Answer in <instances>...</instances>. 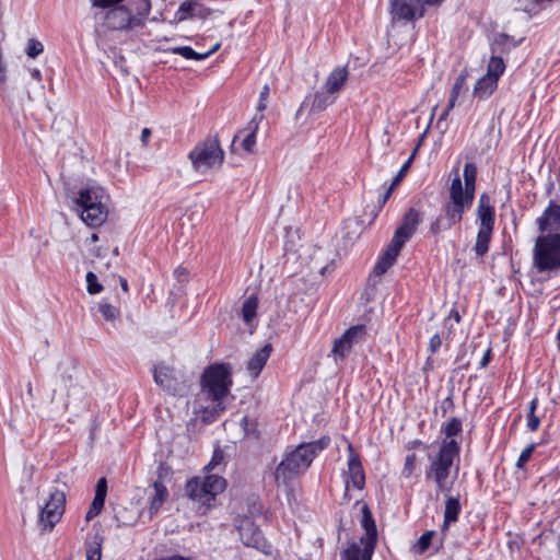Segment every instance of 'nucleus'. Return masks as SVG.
Wrapping results in <instances>:
<instances>
[{
    "mask_svg": "<svg viewBox=\"0 0 560 560\" xmlns=\"http://www.w3.org/2000/svg\"><path fill=\"white\" fill-rule=\"evenodd\" d=\"M450 317L454 318L456 323L460 322V315L458 311L452 310L450 313Z\"/></svg>",
    "mask_w": 560,
    "mask_h": 560,
    "instance_id": "nucleus-62",
    "label": "nucleus"
},
{
    "mask_svg": "<svg viewBox=\"0 0 560 560\" xmlns=\"http://www.w3.org/2000/svg\"><path fill=\"white\" fill-rule=\"evenodd\" d=\"M199 7H200V4H199L198 0H185L179 4V7L175 13V19L178 22L189 20L192 16H195L196 10Z\"/></svg>",
    "mask_w": 560,
    "mask_h": 560,
    "instance_id": "nucleus-31",
    "label": "nucleus"
},
{
    "mask_svg": "<svg viewBox=\"0 0 560 560\" xmlns=\"http://www.w3.org/2000/svg\"><path fill=\"white\" fill-rule=\"evenodd\" d=\"M96 23L113 31H126L139 26V19H132V9L127 5H112L94 13Z\"/></svg>",
    "mask_w": 560,
    "mask_h": 560,
    "instance_id": "nucleus-10",
    "label": "nucleus"
},
{
    "mask_svg": "<svg viewBox=\"0 0 560 560\" xmlns=\"http://www.w3.org/2000/svg\"><path fill=\"white\" fill-rule=\"evenodd\" d=\"M98 312L108 322L116 320L120 315V312L116 306H114L105 301L100 302Z\"/></svg>",
    "mask_w": 560,
    "mask_h": 560,
    "instance_id": "nucleus-37",
    "label": "nucleus"
},
{
    "mask_svg": "<svg viewBox=\"0 0 560 560\" xmlns=\"http://www.w3.org/2000/svg\"><path fill=\"white\" fill-rule=\"evenodd\" d=\"M442 345V339L439 334H434L429 341V351L435 353Z\"/></svg>",
    "mask_w": 560,
    "mask_h": 560,
    "instance_id": "nucleus-49",
    "label": "nucleus"
},
{
    "mask_svg": "<svg viewBox=\"0 0 560 560\" xmlns=\"http://www.w3.org/2000/svg\"><path fill=\"white\" fill-rule=\"evenodd\" d=\"M223 460V453L221 451H215L212 455L211 460L206 466L207 469H213L217 465H219Z\"/></svg>",
    "mask_w": 560,
    "mask_h": 560,
    "instance_id": "nucleus-50",
    "label": "nucleus"
},
{
    "mask_svg": "<svg viewBox=\"0 0 560 560\" xmlns=\"http://www.w3.org/2000/svg\"><path fill=\"white\" fill-rule=\"evenodd\" d=\"M127 7L132 9V19H139V25L147 19L151 10L149 0H131Z\"/></svg>",
    "mask_w": 560,
    "mask_h": 560,
    "instance_id": "nucleus-29",
    "label": "nucleus"
},
{
    "mask_svg": "<svg viewBox=\"0 0 560 560\" xmlns=\"http://www.w3.org/2000/svg\"><path fill=\"white\" fill-rule=\"evenodd\" d=\"M452 183L448 189V202L444 206L445 215H439L430 224V232L438 235L452 229L463 220L464 213L472 206L476 191L477 166L468 162L464 166L463 178L458 167L452 170Z\"/></svg>",
    "mask_w": 560,
    "mask_h": 560,
    "instance_id": "nucleus-2",
    "label": "nucleus"
},
{
    "mask_svg": "<svg viewBox=\"0 0 560 560\" xmlns=\"http://www.w3.org/2000/svg\"><path fill=\"white\" fill-rule=\"evenodd\" d=\"M405 243L394 235L383 255L395 262Z\"/></svg>",
    "mask_w": 560,
    "mask_h": 560,
    "instance_id": "nucleus-36",
    "label": "nucleus"
},
{
    "mask_svg": "<svg viewBox=\"0 0 560 560\" xmlns=\"http://www.w3.org/2000/svg\"><path fill=\"white\" fill-rule=\"evenodd\" d=\"M458 97L456 96H453V95H450L448 97V102H447V106H446V109L447 110H452L454 107H455V104H456V101H457Z\"/></svg>",
    "mask_w": 560,
    "mask_h": 560,
    "instance_id": "nucleus-60",
    "label": "nucleus"
},
{
    "mask_svg": "<svg viewBox=\"0 0 560 560\" xmlns=\"http://www.w3.org/2000/svg\"><path fill=\"white\" fill-rule=\"evenodd\" d=\"M448 115L450 110H447L446 108L441 113L436 124L439 128H442V124L447 119Z\"/></svg>",
    "mask_w": 560,
    "mask_h": 560,
    "instance_id": "nucleus-58",
    "label": "nucleus"
},
{
    "mask_svg": "<svg viewBox=\"0 0 560 560\" xmlns=\"http://www.w3.org/2000/svg\"><path fill=\"white\" fill-rule=\"evenodd\" d=\"M477 220L479 222V229H494L495 211L491 205V199L488 194L483 192L479 197L477 206Z\"/></svg>",
    "mask_w": 560,
    "mask_h": 560,
    "instance_id": "nucleus-20",
    "label": "nucleus"
},
{
    "mask_svg": "<svg viewBox=\"0 0 560 560\" xmlns=\"http://www.w3.org/2000/svg\"><path fill=\"white\" fill-rule=\"evenodd\" d=\"M505 70V63L501 57L492 56L488 62L487 75L495 79L497 81L503 74Z\"/></svg>",
    "mask_w": 560,
    "mask_h": 560,
    "instance_id": "nucleus-33",
    "label": "nucleus"
},
{
    "mask_svg": "<svg viewBox=\"0 0 560 560\" xmlns=\"http://www.w3.org/2000/svg\"><path fill=\"white\" fill-rule=\"evenodd\" d=\"M348 479L346 481L347 488L351 483L355 489L362 490L365 485V475L360 456L354 453L352 444L348 445Z\"/></svg>",
    "mask_w": 560,
    "mask_h": 560,
    "instance_id": "nucleus-16",
    "label": "nucleus"
},
{
    "mask_svg": "<svg viewBox=\"0 0 560 560\" xmlns=\"http://www.w3.org/2000/svg\"><path fill=\"white\" fill-rule=\"evenodd\" d=\"M361 525L365 530V536L361 538L363 548L352 544L343 551L342 560H372L377 541V530L372 513L366 504L362 506Z\"/></svg>",
    "mask_w": 560,
    "mask_h": 560,
    "instance_id": "nucleus-6",
    "label": "nucleus"
},
{
    "mask_svg": "<svg viewBox=\"0 0 560 560\" xmlns=\"http://www.w3.org/2000/svg\"><path fill=\"white\" fill-rule=\"evenodd\" d=\"M151 133H152L151 129H149V128L142 129L140 140L144 147H148Z\"/></svg>",
    "mask_w": 560,
    "mask_h": 560,
    "instance_id": "nucleus-54",
    "label": "nucleus"
},
{
    "mask_svg": "<svg viewBox=\"0 0 560 560\" xmlns=\"http://www.w3.org/2000/svg\"><path fill=\"white\" fill-rule=\"evenodd\" d=\"M491 349H488L480 361V368H486L490 361Z\"/></svg>",
    "mask_w": 560,
    "mask_h": 560,
    "instance_id": "nucleus-59",
    "label": "nucleus"
},
{
    "mask_svg": "<svg viewBox=\"0 0 560 560\" xmlns=\"http://www.w3.org/2000/svg\"><path fill=\"white\" fill-rule=\"evenodd\" d=\"M258 308V298L255 294L249 295L243 303L241 315L245 324H250L256 317Z\"/></svg>",
    "mask_w": 560,
    "mask_h": 560,
    "instance_id": "nucleus-30",
    "label": "nucleus"
},
{
    "mask_svg": "<svg viewBox=\"0 0 560 560\" xmlns=\"http://www.w3.org/2000/svg\"><path fill=\"white\" fill-rule=\"evenodd\" d=\"M108 195L106 190L96 183H88L81 188L74 199L75 211L81 220L89 226L102 225L108 214Z\"/></svg>",
    "mask_w": 560,
    "mask_h": 560,
    "instance_id": "nucleus-5",
    "label": "nucleus"
},
{
    "mask_svg": "<svg viewBox=\"0 0 560 560\" xmlns=\"http://www.w3.org/2000/svg\"><path fill=\"white\" fill-rule=\"evenodd\" d=\"M541 235L555 238L560 243V205L550 200L546 209L535 221Z\"/></svg>",
    "mask_w": 560,
    "mask_h": 560,
    "instance_id": "nucleus-14",
    "label": "nucleus"
},
{
    "mask_svg": "<svg viewBox=\"0 0 560 560\" xmlns=\"http://www.w3.org/2000/svg\"><path fill=\"white\" fill-rule=\"evenodd\" d=\"M92 5L97 9H107L112 5L120 3L122 0H91Z\"/></svg>",
    "mask_w": 560,
    "mask_h": 560,
    "instance_id": "nucleus-48",
    "label": "nucleus"
},
{
    "mask_svg": "<svg viewBox=\"0 0 560 560\" xmlns=\"http://www.w3.org/2000/svg\"><path fill=\"white\" fill-rule=\"evenodd\" d=\"M161 560H189V559L185 558L183 556H171V557L163 558Z\"/></svg>",
    "mask_w": 560,
    "mask_h": 560,
    "instance_id": "nucleus-63",
    "label": "nucleus"
},
{
    "mask_svg": "<svg viewBox=\"0 0 560 560\" xmlns=\"http://www.w3.org/2000/svg\"><path fill=\"white\" fill-rule=\"evenodd\" d=\"M396 186H393V184L389 185V187L385 190V192L383 194V196L380 198L378 200V203L381 207H383L387 200L389 199L393 190L395 189Z\"/></svg>",
    "mask_w": 560,
    "mask_h": 560,
    "instance_id": "nucleus-53",
    "label": "nucleus"
},
{
    "mask_svg": "<svg viewBox=\"0 0 560 560\" xmlns=\"http://www.w3.org/2000/svg\"><path fill=\"white\" fill-rule=\"evenodd\" d=\"M102 511L97 510L93 505L90 506L89 511L86 512L85 520L89 522L96 517Z\"/></svg>",
    "mask_w": 560,
    "mask_h": 560,
    "instance_id": "nucleus-55",
    "label": "nucleus"
},
{
    "mask_svg": "<svg viewBox=\"0 0 560 560\" xmlns=\"http://www.w3.org/2000/svg\"><path fill=\"white\" fill-rule=\"evenodd\" d=\"M95 495L106 499L107 495V481L106 478L102 477L97 480Z\"/></svg>",
    "mask_w": 560,
    "mask_h": 560,
    "instance_id": "nucleus-47",
    "label": "nucleus"
},
{
    "mask_svg": "<svg viewBox=\"0 0 560 560\" xmlns=\"http://www.w3.org/2000/svg\"><path fill=\"white\" fill-rule=\"evenodd\" d=\"M533 262L538 272L558 270L560 268L559 241L539 235L534 245Z\"/></svg>",
    "mask_w": 560,
    "mask_h": 560,
    "instance_id": "nucleus-8",
    "label": "nucleus"
},
{
    "mask_svg": "<svg viewBox=\"0 0 560 560\" xmlns=\"http://www.w3.org/2000/svg\"><path fill=\"white\" fill-rule=\"evenodd\" d=\"M538 407V398L534 397L529 401L528 412H527V422L526 427L529 431H537L540 425V418L535 415V411Z\"/></svg>",
    "mask_w": 560,
    "mask_h": 560,
    "instance_id": "nucleus-34",
    "label": "nucleus"
},
{
    "mask_svg": "<svg viewBox=\"0 0 560 560\" xmlns=\"http://www.w3.org/2000/svg\"><path fill=\"white\" fill-rule=\"evenodd\" d=\"M451 491L447 494L443 493L447 497L445 501L444 517L447 518V522H456L462 508L458 498L448 497Z\"/></svg>",
    "mask_w": 560,
    "mask_h": 560,
    "instance_id": "nucleus-32",
    "label": "nucleus"
},
{
    "mask_svg": "<svg viewBox=\"0 0 560 560\" xmlns=\"http://www.w3.org/2000/svg\"><path fill=\"white\" fill-rule=\"evenodd\" d=\"M86 290L90 294H97L103 291V285L98 282L94 272L89 271L85 276Z\"/></svg>",
    "mask_w": 560,
    "mask_h": 560,
    "instance_id": "nucleus-38",
    "label": "nucleus"
},
{
    "mask_svg": "<svg viewBox=\"0 0 560 560\" xmlns=\"http://www.w3.org/2000/svg\"><path fill=\"white\" fill-rule=\"evenodd\" d=\"M493 230L478 229L474 252L478 257L485 256L489 250Z\"/></svg>",
    "mask_w": 560,
    "mask_h": 560,
    "instance_id": "nucleus-28",
    "label": "nucleus"
},
{
    "mask_svg": "<svg viewBox=\"0 0 560 560\" xmlns=\"http://www.w3.org/2000/svg\"><path fill=\"white\" fill-rule=\"evenodd\" d=\"M43 51H44V45L39 40H37L35 38H30L27 40V46H26L25 52L30 58L34 59L37 56H39Z\"/></svg>",
    "mask_w": 560,
    "mask_h": 560,
    "instance_id": "nucleus-40",
    "label": "nucleus"
},
{
    "mask_svg": "<svg viewBox=\"0 0 560 560\" xmlns=\"http://www.w3.org/2000/svg\"><path fill=\"white\" fill-rule=\"evenodd\" d=\"M226 481L218 475H209L205 478L195 477L187 481L186 493L195 501L209 504L214 498L224 491Z\"/></svg>",
    "mask_w": 560,
    "mask_h": 560,
    "instance_id": "nucleus-9",
    "label": "nucleus"
},
{
    "mask_svg": "<svg viewBox=\"0 0 560 560\" xmlns=\"http://www.w3.org/2000/svg\"><path fill=\"white\" fill-rule=\"evenodd\" d=\"M219 44H215L210 50L206 52H197L195 51L190 46H177V47H171L167 49L168 52L174 55H179L185 59L188 60H205L208 57H210L214 51L218 50Z\"/></svg>",
    "mask_w": 560,
    "mask_h": 560,
    "instance_id": "nucleus-23",
    "label": "nucleus"
},
{
    "mask_svg": "<svg viewBox=\"0 0 560 560\" xmlns=\"http://www.w3.org/2000/svg\"><path fill=\"white\" fill-rule=\"evenodd\" d=\"M453 522H447V518L444 517L443 520V524L441 526V534H442V539L440 540V544L436 546L435 550H439L442 545H443V540L447 534V530H448V527L450 525L452 524Z\"/></svg>",
    "mask_w": 560,
    "mask_h": 560,
    "instance_id": "nucleus-52",
    "label": "nucleus"
},
{
    "mask_svg": "<svg viewBox=\"0 0 560 560\" xmlns=\"http://www.w3.org/2000/svg\"><path fill=\"white\" fill-rule=\"evenodd\" d=\"M188 158L195 171L205 173L222 164L224 152L218 139L207 138L195 145L189 152Z\"/></svg>",
    "mask_w": 560,
    "mask_h": 560,
    "instance_id": "nucleus-7",
    "label": "nucleus"
},
{
    "mask_svg": "<svg viewBox=\"0 0 560 560\" xmlns=\"http://www.w3.org/2000/svg\"><path fill=\"white\" fill-rule=\"evenodd\" d=\"M417 148L413 150L412 154L405 161V163L401 165L400 170L396 174V176L393 178L392 184L393 186H397L401 179L406 176L407 172L409 171L411 163L413 161V158L416 155Z\"/></svg>",
    "mask_w": 560,
    "mask_h": 560,
    "instance_id": "nucleus-41",
    "label": "nucleus"
},
{
    "mask_svg": "<svg viewBox=\"0 0 560 560\" xmlns=\"http://www.w3.org/2000/svg\"><path fill=\"white\" fill-rule=\"evenodd\" d=\"M417 455L415 453L408 454L405 458V464L401 469V476L406 479L410 478L416 469Z\"/></svg>",
    "mask_w": 560,
    "mask_h": 560,
    "instance_id": "nucleus-39",
    "label": "nucleus"
},
{
    "mask_svg": "<svg viewBox=\"0 0 560 560\" xmlns=\"http://www.w3.org/2000/svg\"><path fill=\"white\" fill-rule=\"evenodd\" d=\"M241 427L243 428L245 435L255 438L258 436L255 422L248 417L242 418Z\"/></svg>",
    "mask_w": 560,
    "mask_h": 560,
    "instance_id": "nucleus-45",
    "label": "nucleus"
},
{
    "mask_svg": "<svg viewBox=\"0 0 560 560\" xmlns=\"http://www.w3.org/2000/svg\"><path fill=\"white\" fill-rule=\"evenodd\" d=\"M153 490L154 494L151 498L149 505V513L151 517L159 513L168 494L166 487L160 481H155L153 483Z\"/></svg>",
    "mask_w": 560,
    "mask_h": 560,
    "instance_id": "nucleus-25",
    "label": "nucleus"
},
{
    "mask_svg": "<svg viewBox=\"0 0 560 560\" xmlns=\"http://www.w3.org/2000/svg\"><path fill=\"white\" fill-rule=\"evenodd\" d=\"M66 494L59 489L49 492V499L39 513V525L43 529L51 530L65 513Z\"/></svg>",
    "mask_w": 560,
    "mask_h": 560,
    "instance_id": "nucleus-12",
    "label": "nucleus"
},
{
    "mask_svg": "<svg viewBox=\"0 0 560 560\" xmlns=\"http://www.w3.org/2000/svg\"><path fill=\"white\" fill-rule=\"evenodd\" d=\"M442 0H390L394 21L411 22L423 15L424 4H438Z\"/></svg>",
    "mask_w": 560,
    "mask_h": 560,
    "instance_id": "nucleus-13",
    "label": "nucleus"
},
{
    "mask_svg": "<svg viewBox=\"0 0 560 560\" xmlns=\"http://www.w3.org/2000/svg\"><path fill=\"white\" fill-rule=\"evenodd\" d=\"M31 78L37 82L42 81V72L38 68H33L30 70Z\"/></svg>",
    "mask_w": 560,
    "mask_h": 560,
    "instance_id": "nucleus-57",
    "label": "nucleus"
},
{
    "mask_svg": "<svg viewBox=\"0 0 560 560\" xmlns=\"http://www.w3.org/2000/svg\"><path fill=\"white\" fill-rule=\"evenodd\" d=\"M271 351V345L266 343L262 348L257 350L249 359L247 363V371L253 378H256L260 374L270 357Z\"/></svg>",
    "mask_w": 560,
    "mask_h": 560,
    "instance_id": "nucleus-21",
    "label": "nucleus"
},
{
    "mask_svg": "<svg viewBox=\"0 0 560 560\" xmlns=\"http://www.w3.org/2000/svg\"><path fill=\"white\" fill-rule=\"evenodd\" d=\"M334 102V94L323 88V90L308 94L302 102L299 112L307 109L310 113H320Z\"/></svg>",
    "mask_w": 560,
    "mask_h": 560,
    "instance_id": "nucleus-18",
    "label": "nucleus"
},
{
    "mask_svg": "<svg viewBox=\"0 0 560 560\" xmlns=\"http://www.w3.org/2000/svg\"><path fill=\"white\" fill-rule=\"evenodd\" d=\"M153 378L158 386L172 395H180L184 390V385L178 378L177 372L163 363H160L153 369Z\"/></svg>",
    "mask_w": 560,
    "mask_h": 560,
    "instance_id": "nucleus-15",
    "label": "nucleus"
},
{
    "mask_svg": "<svg viewBox=\"0 0 560 560\" xmlns=\"http://www.w3.org/2000/svg\"><path fill=\"white\" fill-rule=\"evenodd\" d=\"M232 386L231 366L215 363L207 368L201 377V390L195 401L194 411L203 422H212L225 410V400Z\"/></svg>",
    "mask_w": 560,
    "mask_h": 560,
    "instance_id": "nucleus-3",
    "label": "nucleus"
},
{
    "mask_svg": "<svg viewBox=\"0 0 560 560\" xmlns=\"http://www.w3.org/2000/svg\"><path fill=\"white\" fill-rule=\"evenodd\" d=\"M242 542L258 550H264L266 546L261 530L249 520H245L238 527Z\"/></svg>",
    "mask_w": 560,
    "mask_h": 560,
    "instance_id": "nucleus-19",
    "label": "nucleus"
},
{
    "mask_svg": "<svg viewBox=\"0 0 560 560\" xmlns=\"http://www.w3.org/2000/svg\"><path fill=\"white\" fill-rule=\"evenodd\" d=\"M329 444L330 438L323 435L316 441L301 443L291 452L285 453L275 469L276 482L287 485L304 474L315 457L327 448Z\"/></svg>",
    "mask_w": 560,
    "mask_h": 560,
    "instance_id": "nucleus-4",
    "label": "nucleus"
},
{
    "mask_svg": "<svg viewBox=\"0 0 560 560\" xmlns=\"http://www.w3.org/2000/svg\"><path fill=\"white\" fill-rule=\"evenodd\" d=\"M466 79H467V72L466 71L460 72L457 75V78L455 79V82L452 86L450 95L458 97L460 94V91L466 82Z\"/></svg>",
    "mask_w": 560,
    "mask_h": 560,
    "instance_id": "nucleus-44",
    "label": "nucleus"
},
{
    "mask_svg": "<svg viewBox=\"0 0 560 560\" xmlns=\"http://www.w3.org/2000/svg\"><path fill=\"white\" fill-rule=\"evenodd\" d=\"M365 335L366 328L364 325L351 326L335 340L328 357L332 358L335 363L338 364L350 354L355 345L364 340Z\"/></svg>",
    "mask_w": 560,
    "mask_h": 560,
    "instance_id": "nucleus-11",
    "label": "nucleus"
},
{
    "mask_svg": "<svg viewBox=\"0 0 560 560\" xmlns=\"http://www.w3.org/2000/svg\"><path fill=\"white\" fill-rule=\"evenodd\" d=\"M103 536L98 533L91 535L85 541L86 560L102 559Z\"/></svg>",
    "mask_w": 560,
    "mask_h": 560,
    "instance_id": "nucleus-27",
    "label": "nucleus"
},
{
    "mask_svg": "<svg viewBox=\"0 0 560 560\" xmlns=\"http://www.w3.org/2000/svg\"><path fill=\"white\" fill-rule=\"evenodd\" d=\"M119 283H120V287H121L122 291L128 292V289H129L128 288V281L125 278L120 277L119 278Z\"/></svg>",
    "mask_w": 560,
    "mask_h": 560,
    "instance_id": "nucleus-61",
    "label": "nucleus"
},
{
    "mask_svg": "<svg viewBox=\"0 0 560 560\" xmlns=\"http://www.w3.org/2000/svg\"><path fill=\"white\" fill-rule=\"evenodd\" d=\"M535 446L536 445L532 443L521 452L516 462V467L522 468L530 459Z\"/></svg>",
    "mask_w": 560,
    "mask_h": 560,
    "instance_id": "nucleus-46",
    "label": "nucleus"
},
{
    "mask_svg": "<svg viewBox=\"0 0 560 560\" xmlns=\"http://www.w3.org/2000/svg\"><path fill=\"white\" fill-rule=\"evenodd\" d=\"M463 430L459 418L453 417L441 427V433L445 439L441 442L438 453L428 455L429 466L425 470V479L434 482L436 489L447 494L453 489L457 478L460 458V443L454 438Z\"/></svg>",
    "mask_w": 560,
    "mask_h": 560,
    "instance_id": "nucleus-1",
    "label": "nucleus"
},
{
    "mask_svg": "<svg viewBox=\"0 0 560 560\" xmlns=\"http://www.w3.org/2000/svg\"><path fill=\"white\" fill-rule=\"evenodd\" d=\"M97 240H98L97 234L93 233V234L91 235V241H92V242H96Z\"/></svg>",
    "mask_w": 560,
    "mask_h": 560,
    "instance_id": "nucleus-64",
    "label": "nucleus"
},
{
    "mask_svg": "<svg viewBox=\"0 0 560 560\" xmlns=\"http://www.w3.org/2000/svg\"><path fill=\"white\" fill-rule=\"evenodd\" d=\"M269 95H270V88L268 84H265L259 93V100H258V104L256 107V109H257L256 115L262 114V112L267 108Z\"/></svg>",
    "mask_w": 560,
    "mask_h": 560,
    "instance_id": "nucleus-42",
    "label": "nucleus"
},
{
    "mask_svg": "<svg viewBox=\"0 0 560 560\" xmlns=\"http://www.w3.org/2000/svg\"><path fill=\"white\" fill-rule=\"evenodd\" d=\"M264 119V115H255L253 119L248 122V133L245 136V138L242 141V148L246 152H253L255 144H256V133L259 128L260 121Z\"/></svg>",
    "mask_w": 560,
    "mask_h": 560,
    "instance_id": "nucleus-26",
    "label": "nucleus"
},
{
    "mask_svg": "<svg viewBox=\"0 0 560 560\" xmlns=\"http://www.w3.org/2000/svg\"><path fill=\"white\" fill-rule=\"evenodd\" d=\"M435 534H436L435 530H427L425 533H423L419 537L416 545L413 546L415 552L418 555L424 553L429 549L431 541H432L433 537L435 536Z\"/></svg>",
    "mask_w": 560,
    "mask_h": 560,
    "instance_id": "nucleus-35",
    "label": "nucleus"
},
{
    "mask_svg": "<svg viewBox=\"0 0 560 560\" xmlns=\"http://www.w3.org/2000/svg\"><path fill=\"white\" fill-rule=\"evenodd\" d=\"M453 407H454L453 397L450 395L442 401V405H441L442 416L444 417L447 413V411L451 410Z\"/></svg>",
    "mask_w": 560,
    "mask_h": 560,
    "instance_id": "nucleus-51",
    "label": "nucleus"
},
{
    "mask_svg": "<svg viewBox=\"0 0 560 560\" xmlns=\"http://www.w3.org/2000/svg\"><path fill=\"white\" fill-rule=\"evenodd\" d=\"M348 79V70L346 67H337L335 68L329 75L327 77V80L324 84V89H326L328 92L335 94L341 90L343 84L346 83Z\"/></svg>",
    "mask_w": 560,
    "mask_h": 560,
    "instance_id": "nucleus-22",
    "label": "nucleus"
},
{
    "mask_svg": "<svg viewBox=\"0 0 560 560\" xmlns=\"http://www.w3.org/2000/svg\"><path fill=\"white\" fill-rule=\"evenodd\" d=\"M104 504H105V498L94 495V499H93L91 505H93L97 510L102 511L104 508Z\"/></svg>",
    "mask_w": 560,
    "mask_h": 560,
    "instance_id": "nucleus-56",
    "label": "nucleus"
},
{
    "mask_svg": "<svg viewBox=\"0 0 560 560\" xmlns=\"http://www.w3.org/2000/svg\"><path fill=\"white\" fill-rule=\"evenodd\" d=\"M394 261L382 255L374 267V273L376 276L384 275L392 266Z\"/></svg>",
    "mask_w": 560,
    "mask_h": 560,
    "instance_id": "nucleus-43",
    "label": "nucleus"
},
{
    "mask_svg": "<svg viewBox=\"0 0 560 560\" xmlns=\"http://www.w3.org/2000/svg\"><path fill=\"white\" fill-rule=\"evenodd\" d=\"M422 222V214L416 208H410L404 214L401 223L394 235L404 242H408L416 233L418 225Z\"/></svg>",
    "mask_w": 560,
    "mask_h": 560,
    "instance_id": "nucleus-17",
    "label": "nucleus"
},
{
    "mask_svg": "<svg viewBox=\"0 0 560 560\" xmlns=\"http://www.w3.org/2000/svg\"><path fill=\"white\" fill-rule=\"evenodd\" d=\"M498 81L487 74L482 75L474 86V96L479 100H487L497 90Z\"/></svg>",
    "mask_w": 560,
    "mask_h": 560,
    "instance_id": "nucleus-24",
    "label": "nucleus"
}]
</instances>
